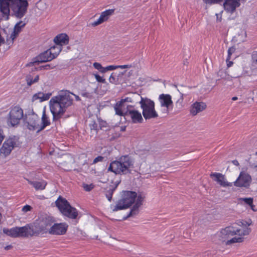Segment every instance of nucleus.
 <instances>
[{
  "label": "nucleus",
  "mask_w": 257,
  "mask_h": 257,
  "mask_svg": "<svg viewBox=\"0 0 257 257\" xmlns=\"http://www.w3.org/2000/svg\"><path fill=\"white\" fill-rule=\"evenodd\" d=\"M73 93L65 91L52 97L50 100V110L54 120L59 119L64 113L66 108L72 104Z\"/></svg>",
  "instance_id": "1"
},
{
  "label": "nucleus",
  "mask_w": 257,
  "mask_h": 257,
  "mask_svg": "<svg viewBox=\"0 0 257 257\" xmlns=\"http://www.w3.org/2000/svg\"><path fill=\"white\" fill-rule=\"evenodd\" d=\"M250 224V221L247 222L242 220L238 222L233 223L231 225L226 227V235H238V236H234L226 241V245H229L234 243L242 242L244 239V236L248 235L251 231V229L249 227Z\"/></svg>",
  "instance_id": "2"
},
{
  "label": "nucleus",
  "mask_w": 257,
  "mask_h": 257,
  "mask_svg": "<svg viewBox=\"0 0 257 257\" xmlns=\"http://www.w3.org/2000/svg\"><path fill=\"white\" fill-rule=\"evenodd\" d=\"M54 222V220L52 217L47 214L41 215L33 224L27 225L30 227V236L49 232V230Z\"/></svg>",
  "instance_id": "3"
},
{
  "label": "nucleus",
  "mask_w": 257,
  "mask_h": 257,
  "mask_svg": "<svg viewBox=\"0 0 257 257\" xmlns=\"http://www.w3.org/2000/svg\"><path fill=\"white\" fill-rule=\"evenodd\" d=\"M133 165L131 158L127 156L121 157L118 161H113L108 168L115 174H126L130 173V168Z\"/></svg>",
  "instance_id": "4"
},
{
  "label": "nucleus",
  "mask_w": 257,
  "mask_h": 257,
  "mask_svg": "<svg viewBox=\"0 0 257 257\" xmlns=\"http://www.w3.org/2000/svg\"><path fill=\"white\" fill-rule=\"evenodd\" d=\"M137 193L133 191L123 192L121 198L119 200L116 205L111 207L113 211L125 209L130 207L135 201Z\"/></svg>",
  "instance_id": "5"
},
{
  "label": "nucleus",
  "mask_w": 257,
  "mask_h": 257,
  "mask_svg": "<svg viewBox=\"0 0 257 257\" xmlns=\"http://www.w3.org/2000/svg\"><path fill=\"white\" fill-rule=\"evenodd\" d=\"M56 205L61 213L69 218L76 219L78 216L76 209L72 207L67 200L59 196L55 201Z\"/></svg>",
  "instance_id": "6"
},
{
  "label": "nucleus",
  "mask_w": 257,
  "mask_h": 257,
  "mask_svg": "<svg viewBox=\"0 0 257 257\" xmlns=\"http://www.w3.org/2000/svg\"><path fill=\"white\" fill-rule=\"evenodd\" d=\"M143 109V115L146 119L156 118L158 115L155 109L154 102L148 98L141 97L139 101Z\"/></svg>",
  "instance_id": "7"
},
{
  "label": "nucleus",
  "mask_w": 257,
  "mask_h": 257,
  "mask_svg": "<svg viewBox=\"0 0 257 257\" xmlns=\"http://www.w3.org/2000/svg\"><path fill=\"white\" fill-rule=\"evenodd\" d=\"M28 6L27 0H11V15L18 19L23 18L27 12Z\"/></svg>",
  "instance_id": "8"
},
{
  "label": "nucleus",
  "mask_w": 257,
  "mask_h": 257,
  "mask_svg": "<svg viewBox=\"0 0 257 257\" xmlns=\"http://www.w3.org/2000/svg\"><path fill=\"white\" fill-rule=\"evenodd\" d=\"M24 117L23 109L19 106H15L11 108L7 119L9 126L14 127L18 125Z\"/></svg>",
  "instance_id": "9"
},
{
  "label": "nucleus",
  "mask_w": 257,
  "mask_h": 257,
  "mask_svg": "<svg viewBox=\"0 0 257 257\" xmlns=\"http://www.w3.org/2000/svg\"><path fill=\"white\" fill-rule=\"evenodd\" d=\"M53 49H49L40 54L32 62L27 64V66H35L39 63H43L52 60L59 55L60 49L55 52H53Z\"/></svg>",
  "instance_id": "10"
},
{
  "label": "nucleus",
  "mask_w": 257,
  "mask_h": 257,
  "mask_svg": "<svg viewBox=\"0 0 257 257\" xmlns=\"http://www.w3.org/2000/svg\"><path fill=\"white\" fill-rule=\"evenodd\" d=\"M29 226L26 225L23 227H16L11 229L4 228L3 232L12 237H28L30 236Z\"/></svg>",
  "instance_id": "11"
},
{
  "label": "nucleus",
  "mask_w": 257,
  "mask_h": 257,
  "mask_svg": "<svg viewBox=\"0 0 257 257\" xmlns=\"http://www.w3.org/2000/svg\"><path fill=\"white\" fill-rule=\"evenodd\" d=\"M251 181V177L248 173L245 171H241L233 184L236 187L248 188Z\"/></svg>",
  "instance_id": "12"
},
{
  "label": "nucleus",
  "mask_w": 257,
  "mask_h": 257,
  "mask_svg": "<svg viewBox=\"0 0 257 257\" xmlns=\"http://www.w3.org/2000/svg\"><path fill=\"white\" fill-rule=\"evenodd\" d=\"M27 127L30 131H36L37 133L41 131L39 124V118L38 115L35 113L29 114L26 118Z\"/></svg>",
  "instance_id": "13"
},
{
  "label": "nucleus",
  "mask_w": 257,
  "mask_h": 257,
  "mask_svg": "<svg viewBox=\"0 0 257 257\" xmlns=\"http://www.w3.org/2000/svg\"><path fill=\"white\" fill-rule=\"evenodd\" d=\"M240 1L245 2L246 0H226V13L233 15L229 17V19H233L236 16V9L240 6Z\"/></svg>",
  "instance_id": "14"
},
{
  "label": "nucleus",
  "mask_w": 257,
  "mask_h": 257,
  "mask_svg": "<svg viewBox=\"0 0 257 257\" xmlns=\"http://www.w3.org/2000/svg\"><path fill=\"white\" fill-rule=\"evenodd\" d=\"M16 145L17 141L15 138H10L8 139L4 142L0 149L1 154L5 157L8 156Z\"/></svg>",
  "instance_id": "15"
},
{
  "label": "nucleus",
  "mask_w": 257,
  "mask_h": 257,
  "mask_svg": "<svg viewBox=\"0 0 257 257\" xmlns=\"http://www.w3.org/2000/svg\"><path fill=\"white\" fill-rule=\"evenodd\" d=\"M145 195L143 193L137 194L136 201L133 208L130 211L127 216L124 217V219H126L130 217L134 216L139 213V208L143 204V202L145 198Z\"/></svg>",
  "instance_id": "16"
},
{
  "label": "nucleus",
  "mask_w": 257,
  "mask_h": 257,
  "mask_svg": "<svg viewBox=\"0 0 257 257\" xmlns=\"http://www.w3.org/2000/svg\"><path fill=\"white\" fill-rule=\"evenodd\" d=\"M68 227L66 223H54L50 228L49 233L53 235H63L66 232Z\"/></svg>",
  "instance_id": "17"
},
{
  "label": "nucleus",
  "mask_w": 257,
  "mask_h": 257,
  "mask_svg": "<svg viewBox=\"0 0 257 257\" xmlns=\"http://www.w3.org/2000/svg\"><path fill=\"white\" fill-rule=\"evenodd\" d=\"M132 107V106H127L125 116L130 117L133 123H142L143 118L141 112L138 110L131 109Z\"/></svg>",
  "instance_id": "18"
},
{
  "label": "nucleus",
  "mask_w": 257,
  "mask_h": 257,
  "mask_svg": "<svg viewBox=\"0 0 257 257\" xmlns=\"http://www.w3.org/2000/svg\"><path fill=\"white\" fill-rule=\"evenodd\" d=\"M159 101L161 107L167 108V110L170 109L173 104L172 97L168 94H161L159 96Z\"/></svg>",
  "instance_id": "19"
},
{
  "label": "nucleus",
  "mask_w": 257,
  "mask_h": 257,
  "mask_svg": "<svg viewBox=\"0 0 257 257\" xmlns=\"http://www.w3.org/2000/svg\"><path fill=\"white\" fill-rule=\"evenodd\" d=\"M114 11V10L110 9L102 12L101 14L99 19L96 21L91 23V25L93 27H95L107 21L108 19L109 16L113 14Z\"/></svg>",
  "instance_id": "20"
},
{
  "label": "nucleus",
  "mask_w": 257,
  "mask_h": 257,
  "mask_svg": "<svg viewBox=\"0 0 257 257\" xmlns=\"http://www.w3.org/2000/svg\"><path fill=\"white\" fill-rule=\"evenodd\" d=\"M206 108V105L203 102H195L190 106V113L193 116L202 111Z\"/></svg>",
  "instance_id": "21"
},
{
  "label": "nucleus",
  "mask_w": 257,
  "mask_h": 257,
  "mask_svg": "<svg viewBox=\"0 0 257 257\" xmlns=\"http://www.w3.org/2000/svg\"><path fill=\"white\" fill-rule=\"evenodd\" d=\"M11 0H0V11L4 15L7 16V20L9 19V16L11 11Z\"/></svg>",
  "instance_id": "22"
},
{
  "label": "nucleus",
  "mask_w": 257,
  "mask_h": 257,
  "mask_svg": "<svg viewBox=\"0 0 257 257\" xmlns=\"http://www.w3.org/2000/svg\"><path fill=\"white\" fill-rule=\"evenodd\" d=\"M127 106L122 101H119L116 103L114 106L115 114L119 116H125V112L127 110Z\"/></svg>",
  "instance_id": "23"
},
{
  "label": "nucleus",
  "mask_w": 257,
  "mask_h": 257,
  "mask_svg": "<svg viewBox=\"0 0 257 257\" xmlns=\"http://www.w3.org/2000/svg\"><path fill=\"white\" fill-rule=\"evenodd\" d=\"M54 42L57 45L62 47L68 44L69 37L65 34H60L55 37Z\"/></svg>",
  "instance_id": "24"
},
{
  "label": "nucleus",
  "mask_w": 257,
  "mask_h": 257,
  "mask_svg": "<svg viewBox=\"0 0 257 257\" xmlns=\"http://www.w3.org/2000/svg\"><path fill=\"white\" fill-rule=\"evenodd\" d=\"M118 184V183L117 182H111V184L109 185L105 188V196L109 201L111 200L113 192L117 187Z\"/></svg>",
  "instance_id": "25"
},
{
  "label": "nucleus",
  "mask_w": 257,
  "mask_h": 257,
  "mask_svg": "<svg viewBox=\"0 0 257 257\" xmlns=\"http://www.w3.org/2000/svg\"><path fill=\"white\" fill-rule=\"evenodd\" d=\"M212 179L220 186H225V178L223 175L218 173H212L210 175Z\"/></svg>",
  "instance_id": "26"
},
{
  "label": "nucleus",
  "mask_w": 257,
  "mask_h": 257,
  "mask_svg": "<svg viewBox=\"0 0 257 257\" xmlns=\"http://www.w3.org/2000/svg\"><path fill=\"white\" fill-rule=\"evenodd\" d=\"M184 94L180 93V96L176 101L174 107V112L176 113L180 112L184 107Z\"/></svg>",
  "instance_id": "27"
},
{
  "label": "nucleus",
  "mask_w": 257,
  "mask_h": 257,
  "mask_svg": "<svg viewBox=\"0 0 257 257\" xmlns=\"http://www.w3.org/2000/svg\"><path fill=\"white\" fill-rule=\"evenodd\" d=\"M51 95V93H44L42 92H39L33 96L32 101H34L39 99L40 102H43L48 100Z\"/></svg>",
  "instance_id": "28"
},
{
  "label": "nucleus",
  "mask_w": 257,
  "mask_h": 257,
  "mask_svg": "<svg viewBox=\"0 0 257 257\" xmlns=\"http://www.w3.org/2000/svg\"><path fill=\"white\" fill-rule=\"evenodd\" d=\"M51 124L50 119L48 115L46 113L45 110H43L42 116L41 118V124H40V130H43L46 126Z\"/></svg>",
  "instance_id": "29"
},
{
  "label": "nucleus",
  "mask_w": 257,
  "mask_h": 257,
  "mask_svg": "<svg viewBox=\"0 0 257 257\" xmlns=\"http://www.w3.org/2000/svg\"><path fill=\"white\" fill-rule=\"evenodd\" d=\"M28 183L33 185L36 190H43L45 188L47 183L45 181L40 182L31 181L28 180Z\"/></svg>",
  "instance_id": "30"
},
{
  "label": "nucleus",
  "mask_w": 257,
  "mask_h": 257,
  "mask_svg": "<svg viewBox=\"0 0 257 257\" xmlns=\"http://www.w3.org/2000/svg\"><path fill=\"white\" fill-rule=\"evenodd\" d=\"M125 72L119 73L118 75H116V73H112L109 78V82L114 84H119L120 81L119 80V76H122Z\"/></svg>",
  "instance_id": "31"
},
{
  "label": "nucleus",
  "mask_w": 257,
  "mask_h": 257,
  "mask_svg": "<svg viewBox=\"0 0 257 257\" xmlns=\"http://www.w3.org/2000/svg\"><path fill=\"white\" fill-rule=\"evenodd\" d=\"M39 80V76L38 75H36L34 79L33 78L31 74L27 75L26 77V81L27 85L29 86H31L32 84L38 82Z\"/></svg>",
  "instance_id": "32"
},
{
  "label": "nucleus",
  "mask_w": 257,
  "mask_h": 257,
  "mask_svg": "<svg viewBox=\"0 0 257 257\" xmlns=\"http://www.w3.org/2000/svg\"><path fill=\"white\" fill-rule=\"evenodd\" d=\"M141 97H142V96H141L140 95L135 93L133 95L132 97H126L124 99H121L120 101H122V102L125 103L126 102H135V99L139 100Z\"/></svg>",
  "instance_id": "33"
},
{
  "label": "nucleus",
  "mask_w": 257,
  "mask_h": 257,
  "mask_svg": "<svg viewBox=\"0 0 257 257\" xmlns=\"http://www.w3.org/2000/svg\"><path fill=\"white\" fill-rule=\"evenodd\" d=\"M216 238L221 242L225 241V229H222L219 232L216 234Z\"/></svg>",
  "instance_id": "34"
},
{
  "label": "nucleus",
  "mask_w": 257,
  "mask_h": 257,
  "mask_svg": "<svg viewBox=\"0 0 257 257\" xmlns=\"http://www.w3.org/2000/svg\"><path fill=\"white\" fill-rule=\"evenodd\" d=\"M249 164L252 167L257 168V152L249 159Z\"/></svg>",
  "instance_id": "35"
},
{
  "label": "nucleus",
  "mask_w": 257,
  "mask_h": 257,
  "mask_svg": "<svg viewBox=\"0 0 257 257\" xmlns=\"http://www.w3.org/2000/svg\"><path fill=\"white\" fill-rule=\"evenodd\" d=\"M26 25V23L23 21H20L19 22L17 23L15 27H14V30L16 31L17 32L20 33L21 31V29L25 27Z\"/></svg>",
  "instance_id": "36"
},
{
  "label": "nucleus",
  "mask_w": 257,
  "mask_h": 257,
  "mask_svg": "<svg viewBox=\"0 0 257 257\" xmlns=\"http://www.w3.org/2000/svg\"><path fill=\"white\" fill-rule=\"evenodd\" d=\"M54 66H52L51 64H46L43 66H40L38 68L35 67V69L37 70H49L54 68Z\"/></svg>",
  "instance_id": "37"
},
{
  "label": "nucleus",
  "mask_w": 257,
  "mask_h": 257,
  "mask_svg": "<svg viewBox=\"0 0 257 257\" xmlns=\"http://www.w3.org/2000/svg\"><path fill=\"white\" fill-rule=\"evenodd\" d=\"M203 2L206 4L212 5L215 4H219L223 0H203Z\"/></svg>",
  "instance_id": "38"
},
{
  "label": "nucleus",
  "mask_w": 257,
  "mask_h": 257,
  "mask_svg": "<svg viewBox=\"0 0 257 257\" xmlns=\"http://www.w3.org/2000/svg\"><path fill=\"white\" fill-rule=\"evenodd\" d=\"M241 200H242L244 202V203L248 204L249 206L250 205H251L252 203H253V198H251V197L243 198H241Z\"/></svg>",
  "instance_id": "39"
},
{
  "label": "nucleus",
  "mask_w": 257,
  "mask_h": 257,
  "mask_svg": "<svg viewBox=\"0 0 257 257\" xmlns=\"http://www.w3.org/2000/svg\"><path fill=\"white\" fill-rule=\"evenodd\" d=\"M236 49L234 47H232L228 50V60L231 59V55L235 52Z\"/></svg>",
  "instance_id": "40"
},
{
  "label": "nucleus",
  "mask_w": 257,
  "mask_h": 257,
  "mask_svg": "<svg viewBox=\"0 0 257 257\" xmlns=\"http://www.w3.org/2000/svg\"><path fill=\"white\" fill-rule=\"evenodd\" d=\"M19 33L17 32L16 31L14 30L12 32V33L11 34L10 38L12 39V42H14V40L17 38V37L18 36Z\"/></svg>",
  "instance_id": "41"
},
{
  "label": "nucleus",
  "mask_w": 257,
  "mask_h": 257,
  "mask_svg": "<svg viewBox=\"0 0 257 257\" xmlns=\"http://www.w3.org/2000/svg\"><path fill=\"white\" fill-rule=\"evenodd\" d=\"M95 78L96 79V80L99 82L103 83H105L106 82L105 79L103 78L102 77H101L98 74L95 75Z\"/></svg>",
  "instance_id": "42"
},
{
  "label": "nucleus",
  "mask_w": 257,
  "mask_h": 257,
  "mask_svg": "<svg viewBox=\"0 0 257 257\" xmlns=\"http://www.w3.org/2000/svg\"><path fill=\"white\" fill-rule=\"evenodd\" d=\"M90 130L91 131L93 130L96 133H97V124L95 122H93L92 123L89 125Z\"/></svg>",
  "instance_id": "43"
},
{
  "label": "nucleus",
  "mask_w": 257,
  "mask_h": 257,
  "mask_svg": "<svg viewBox=\"0 0 257 257\" xmlns=\"http://www.w3.org/2000/svg\"><path fill=\"white\" fill-rule=\"evenodd\" d=\"M49 49H53V52H56L57 50L60 49V51H59V54L61 52L62 50V47L61 46H58L56 45V46L51 47Z\"/></svg>",
  "instance_id": "44"
},
{
  "label": "nucleus",
  "mask_w": 257,
  "mask_h": 257,
  "mask_svg": "<svg viewBox=\"0 0 257 257\" xmlns=\"http://www.w3.org/2000/svg\"><path fill=\"white\" fill-rule=\"evenodd\" d=\"M251 58L253 62L257 64V51L253 52Z\"/></svg>",
  "instance_id": "45"
},
{
  "label": "nucleus",
  "mask_w": 257,
  "mask_h": 257,
  "mask_svg": "<svg viewBox=\"0 0 257 257\" xmlns=\"http://www.w3.org/2000/svg\"><path fill=\"white\" fill-rule=\"evenodd\" d=\"M32 207L29 205L24 206L22 208V211L24 212H27L30 211L32 209Z\"/></svg>",
  "instance_id": "46"
},
{
  "label": "nucleus",
  "mask_w": 257,
  "mask_h": 257,
  "mask_svg": "<svg viewBox=\"0 0 257 257\" xmlns=\"http://www.w3.org/2000/svg\"><path fill=\"white\" fill-rule=\"evenodd\" d=\"M83 188L85 191H89L93 188V186L92 185L84 184Z\"/></svg>",
  "instance_id": "47"
},
{
  "label": "nucleus",
  "mask_w": 257,
  "mask_h": 257,
  "mask_svg": "<svg viewBox=\"0 0 257 257\" xmlns=\"http://www.w3.org/2000/svg\"><path fill=\"white\" fill-rule=\"evenodd\" d=\"M117 68V65H116V66L109 65V66L106 67V69L107 70V71L113 70Z\"/></svg>",
  "instance_id": "48"
},
{
  "label": "nucleus",
  "mask_w": 257,
  "mask_h": 257,
  "mask_svg": "<svg viewBox=\"0 0 257 257\" xmlns=\"http://www.w3.org/2000/svg\"><path fill=\"white\" fill-rule=\"evenodd\" d=\"M93 66L96 69L98 70V71H99L100 69H101L102 67L101 65L97 62L94 63Z\"/></svg>",
  "instance_id": "49"
},
{
  "label": "nucleus",
  "mask_w": 257,
  "mask_h": 257,
  "mask_svg": "<svg viewBox=\"0 0 257 257\" xmlns=\"http://www.w3.org/2000/svg\"><path fill=\"white\" fill-rule=\"evenodd\" d=\"M132 67V65H117V68L121 69L131 68Z\"/></svg>",
  "instance_id": "50"
},
{
  "label": "nucleus",
  "mask_w": 257,
  "mask_h": 257,
  "mask_svg": "<svg viewBox=\"0 0 257 257\" xmlns=\"http://www.w3.org/2000/svg\"><path fill=\"white\" fill-rule=\"evenodd\" d=\"M103 159V158L101 156H98L95 158L93 160V164H95L98 162L102 161Z\"/></svg>",
  "instance_id": "51"
},
{
  "label": "nucleus",
  "mask_w": 257,
  "mask_h": 257,
  "mask_svg": "<svg viewBox=\"0 0 257 257\" xmlns=\"http://www.w3.org/2000/svg\"><path fill=\"white\" fill-rule=\"evenodd\" d=\"M223 11H222L221 12V13L220 14H216V18H217V21H219V22H220L222 18H221V16H222V14L223 13Z\"/></svg>",
  "instance_id": "52"
},
{
  "label": "nucleus",
  "mask_w": 257,
  "mask_h": 257,
  "mask_svg": "<svg viewBox=\"0 0 257 257\" xmlns=\"http://www.w3.org/2000/svg\"><path fill=\"white\" fill-rule=\"evenodd\" d=\"M226 62L227 63V66L228 67H230L232 66L233 63L232 61H230V59H228V57L226 59Z\"/></svg>",
  "instance_id": "53"
},
{
  "label": "nucleus",
  "mask_w": 257,
  "mask_h": 257,
  "mask_svg": "<svg viewBox=\"0 0 257 257\" xmlns=\"http://www.w3.org/2000/svg\"><path fill=\"white\" fill-rule=\"evenodd\" d=\"M224 74V70H223V69L220 70L218 72V75L220 76L221 78H223Z\"/></svg>",
  "instance_id": "54"
},
{
  "label": "nucleus",
  "mask_w": 257,
  "mask_h": 257,
  "mask_svg": "<svg viewBox=\"0 0 257 257\" xmlns=\"http://www.w3.org/2000/svg\"><path fill=\"white\" fill-rule=\"evenodd\" d=\"M82 96H84V97H90V93H88V92H85V93H82L81 94Z\"/></svg>",
  "instance_id": "55"
},
{
  "label": "nucleus",
  "mask_w": 257,
  "mask_h": 257,
  "mask_svg": "<svg viewBox=\"0 0 257 257\" xmlns=\"http://www.w3.org/2000/svg\"><path fill=\"white\" fill-rule=\"evenodd\" d=\"M99 71L101 73H105L107 71V70L106 69V67H103L102 66L101 69H100V70Z\"/></svg>",
  "instance_id": "56"
},
{
  "label": "nucleus",
  "mask_w": 257,
  "mask_h": 257,
  "mask_svg": "<svg viewBox=\"0 0 257 257\" xmlns=\"http://www.w3.org/2000/svg\"><path fill=\"white\" fill-rule=\"evenodd\" d=\"M232 162V163L233 165H235V166H238L239 165V162H238V161H237V160H233V161H232V162Z\"/></svg>",
  "instance_id": "57"
},
{
  "label": "nucleus",
  "mask_w": 257,
  "mask_h": 257,
  "mask_svg": "<svg viewBox=\"0 0 257 257\" xmlns=\"http://www.w3.org/2000/svg\"><path fill=\"white\" fill-rule=\"evenodd\" d=\"M249 206H250V208L251 209V210H252L253 211H257V209L255 208V206L254 205H253V203H252V204L250 205Z\"/></svg>",
  "instance_id": "58"
},
{
  "label": "nucleus",
  "mask_w": 257,
  "mask_h": 257,
  "mask_svg": "<svg viewBox=\"0 0 257 257\" xmlns=\"http://www.w3.org/2000/svg\"><path fill=\"white\" fill-rule=\"evenodd\" d=\"M12 247H13L12 245H9L6 246V247H5V249L6 250H9V249H12Z\"/></svg>",
  "instance_id": "59"
},
{
  "label": "nucleus",
  "mask_w": 257,
  "mask_h": 257,
  "mask_svg": "<svg viewBox=\"0 0 257 257\" xmlns=\"http://www.w3.org/2000/svg\"><path fill=\"white\" fill-rule=\"evenodd\" d=\"M74 95L75 96L76 100H77V101L80 100V98L78 96L74 95Z\"/></svg>",
  "instance_id": "60"
},
{
  "label": "nucleus",
  "mask_w": 257,
  "mask_h": 257,
  "mask_svg": "<svg viewBox=\"0 0 257 257\" xmlns=\"http://www.w3.org/2000/svg\"><path fill=\"white\" fill-rule=\"evenodd\" d=\"M237 99V97H236V96L233 97L232 98V100H233V101H234V100H236Z\"/></svg>",
  "instance_id": "61"
},
{
  "label": "nucleus",
  "mask_w": 257,
  "mask_h": 257,
  "mask_svg": "<svg viewBox=\"0 0 257 257\" xmlns=\"http://www.w3.org/2000/svg\"><path fill=\"white\" fill-rule=\"evenodd\" d=\"M225 185H226V186H231L230 185V184L229 183L227 182H226Z\"/></svg>",
  "instance_id": "62"
},
{
  "label": "nucleus",
  "mask_w": 257,
  "mask_h": 257,
  "mask_svg": "<svg viewBox=\"0 0 257 257\" xmlns=\"http://www.w3.org/2000/svg\"><path fill=\"white\" fill-rule=\"evenodd\" d=\"M223 7L225 8V2L223 3Z\"/></svg>",
  "instance_id": "63"
}]
</instances>
